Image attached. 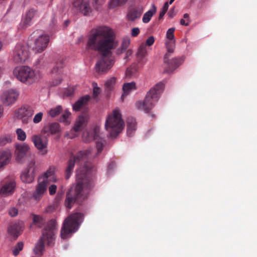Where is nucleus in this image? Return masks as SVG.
Listing matches in <instances>:
<instances>
[{
  "label": "nucleus",
  "mask_w": 257,
  "mask_h": 257,
  "mask_svg": "<svg viewBox=\"0 0 257 257\" xmlns=\"http://www.w3.org/2000/svg\"><path fill=\"white\" fill-rule=\"evenodd\" d=\"M175 41H166L165 43L168 53H172L174 52L175 47Z\"/></svg>",
  "instance_id": "obj_39"
},
{
  "label": "nucleus",
  "mask_w": 257,
  "mask_h": 257,
  "mask_svg": "<svg viewBox=\"0 0 257 257\" xmlns=\"http://www.w3.org/2000/svg\"><path fill=\"white\" fill-rule=\"evenodd\" d=\"M136 130V120L133 118H128L127 121V135L132 136Z\"/></svg>",
  "instance_id": "obj_29"
},
{
  "label": "nucleus",
  "mask_w": 257,
  "mask_h": 257,
  "mask_svg": "<svg viewBox=\"0 0 257 257\" xmlns=\"http://www.w3.org/2000/svg\"><path fill=\"white\" fill-rule=\"evenodd\" d=\"M19 95V92L15 89H11L4 91L1 95V99L4 105L12 106L17 101Z\"/></svg>",
  "instance_id": "obj_11"
},
{
  "label": "nucleus",
  "mask_w": 257,
  "mask_h": 257,
  "mask_svg": "<svg viewBox=\"0 0 257 257\" xmlns=\"http://www.w3.org/2000/svg\"><path fill=\"white\" fill-rule=\"evenodd\" d=\"M62 111V107L60 105H57L55 107L52 108L48 111V114L52 117H54L58 115Z\"/></svg>",
  "instance_id": "obj_34"
},
{
  "label": "nucleus",
  "mask_w": 257,
  "mask_h": 257,
  "mask_svg": "<svg viewBox=\"0 0 257 257\" xmlns=\"http://www.w3.org/2000/svg\"><path fill=\"white\" fill-rule=\"evenodd\" d=\"M89 119L87 114L80 115L76 119L72 131L78 132L81 131L87 124Z\"/></svg>",
  "instance_id": "obj_18"
},
{
  "label": "nucleus",
  "mask_w": 257,
  "mask_h": 257,
  "mask_svg": "<svg viewBox=\"0 0 257 257\" xmlns=\"http://www.w3.org/2000/svg\"><path fill=\"white\" fill-rule=\"evenodd\" d=\"M183 18H184V19H186V20H187V22H189V23H190V20L189 18V14H184Z\"/></svg>",
  "instance_id": "obj_57"
},
{
  "label": "nucleus",
  "mask_w": 257,
  "mask_h": 257,
  "mask_svg": "<svg viewBox=\"0 0 257 257\" xmlns=\"http://www.w3.org/2000/svg\"><path fill=\"white\" fill-rule=\"evenodd\" d=\"M100 128L96 126L89 130L83 132L82 135L83 141L85 143H90L93 140L96 141V147L97 153L94 154L92 153V149L79 151L75 156L71 158L68 162V166L65 171L66 179H68L71 176L72 171L75 163H81L85 161L86 158L90 156L94 158L98 156L103 149L104 141L99 136Z\"/></svg>",
  "instance_id": "obj_2"
},
{
  "label": "nucleus",
  "mask_w": 257,
  "mask_h": 257,
  "mask_svg": "<svg viewBox=\"0 0 257 257\" xmlns=\"http://www.w3.org/2000/svg\"><path fill=\"white\" fill-rule=\"evenodd\" d=\"M174 1L175 0H170L169 3V4H170V5L172 4Z\"/></svg>",
  "instance_id": "obj_64"
},
{
  "label": "nucleus",
  "mask_w": 257,
  "mask_h": 257,
  "mask_svg": "<svg viewBox=\"0 0 257 257\" xmlns=\"http://www.w3.org/2000/svg\"><path fill=\"white\" fill-rule=\"evenodd\" d=\"M21 230V226L20 224L14 223L9 227L8 231L10 236L16 238L18 236Z\"/></svg>",
  "instance_id": "obj_27"
},
{
  "label": "nucleus",
  "mask_w": 257,
  "mask_h": 257,
  "mask_svg": "<svg viewBox=\"0 0 257 257\" xmlns=\"http://www.w3.org/2000/svg\"><path fill=\"white\" fill-rule=\"evenodd\" d=\"M133 53V50L131 49H128L126 50V53L125 54V59H127L129 56H131Z\"/></svg>",
  "instance_id": "obj_55"
},
{
  "label": "nucleus",
  "mask_w": 257,
  "mask_h": 257,
  "mask_svg": "<svg viewBox=\"0 0 257 257\" xmlns=\"http://www.w3.org/2000/svg\"><path fill=\"white\" fill-rule=\"evenodd\" d=\"M13 73L19 80L27 84L35 83L42 77L39 70H33L26 66L16 67Z\"/></svg>",
  "instance_id": "obj_6"
},
{
  "label": "nucleus",
  "mask_w": 257,
  "mask_h": 257,
  "mask_svg": "<svg viewBox=\"0 0 257 257\" xmlns=\"http://www.w3.org/2000/svg\"><path fill=\"white\" fill-rule=\"evenodd\" d=\"M83 216L80 213H75L69 216L64 220L61 229V236L63 239L70 237L79 228Z\"/></svg>",
  "instance_id": "obj_7"
},
{
  "label": "nucleus",
  "mask_w": 257,
  "mask_h": 257,
  "mask_svg": "<svg viewBox=\"0 0 257 257\" xmlns=\"http://www.w3.org/2000/svg\"><path fill=\"white\" fill-rule=\"evenodd\" d=\"M124 122L122 119L120 110L115 108L106 119L105 127L112 138L115 137L123 129Z\"/></svg>",
  "instance_id": "obj_5"
},
{
  "label": "nucleus",
  "mask_w": 257,
  "mask_h": 257,
  "mask_svg": "<svg viewBox=\"0 0 257 257\" xmlns=\"http://www.w3.org/2000/svg\"><path fill=\"white\" fill-rule=\"evenodd\" d=\"M143 12L142 7L131 8L127 12L126 19L130 22H135L140 18Z\"/></svg>",
  "instance_id": "obj_21"
},
{
  "label": "nucleus",
  "mask_w": 257,
  "mask_h": 257,
  "mask_svg": "<svg viewBox=\"0 0 257 257\" xmlns=\"http://www.w3.org/2000/svg\"><path fill=\"white\" fill-rule=\"evenodd\" d=\"M34 222L37 223L38 225L40 227V225L43 223V218L39 215H34L33 217Z\"/></svg>",
  "instance_id": "obj_47"
},
{
  "label": "nucleus",
  "mask_w": 257,
  "mask_h": 257,
  "mask_svg": "<svg viewBox=\"0 0 257 257\" xmlns=\"http://www.w3.org/2000/svg\"><path fill=\"white\" fill-rule=\"evenodd\" d=\"M155 13V11L154 10H149L143 16L142 20L143 23H148L151 20L152 17L153 16L154 14Z\"/></svg>",
  "instance_id": "obj_36"
},
{
  "label": "nucleus",
  "mask_w": 257,
  "mask_h": 257,
  "mask_svg": "<svg viewBox=\"0 0 257 257\" xmlns=\"http://www.w3.org/2000/svg\"><path fill=\"white\" fill-rule=\"evenodd\" d=\"M169 5V2H166L164 4L163 7L161 9L160 13V18H162L165 15V14H166L168 9Z\"/></svg>",
  "instance_id": "obj_45"
},
{
  "label": "nucleus",
  "mask_w": 257,
  "mask_h": 257,
  "mask_svg": "<svg viewBox=\"0 0 257 257\" xmlns=\"http://www.w3.org/2000/svg\"><path fill=\"white\" fill-rule=\"evenodd\" d=\"M61 81H62V78L60 76H59L58 77V78L56 79L55 80H54L52 82V84L51 85L52 86L57 85H58L59 84H60L61 82Z\"/></svg>",
  "instance_id": "obj_52"
},
{
  "label": "nucleus",
  "mask_w": 257,
  "mask_h": 257,
  "mask_svg": "<svg viewBox=\"0 0 257 257\" xmlns=\"http://www.w3.org/2000/svg\"><path fill=\"white\" fill-rule=\"evenodd\" d=\"M9 213L11 216L15 217L18 214V210L15 207H12L9 210Z\"/></svg>",
  "instance_id": "obj_48"
},
{
  "label": "nucleus",
  "mask_w": 257,
  "mask_h": 257,
  "mask_svg": "<svg viewBox=\"0 0 257 257\" xmlns=\"http://www.w3.org/2000/svg\"><path fill=\"white\" fill-rule=\"evenodd\" d=\"M31 160L28 162L27 168L22 172L21 179L26 183H31L33 182L35 177L36 162L35 155L30 154Z\"/></svg>",
  "instance_id": "obj_10"
},
{
  "label": "nucleus",
  "mask_w": 257,
  "mask_h": 257,
  "mask_svg": "<svg viewBox=\"0 0 257 257\" xmlns=\"http://www.w3.org/2000/svg\"><path fill=\"white\" fill-rule=\"evenodd\" d=\"M16 133L18 140L24 141L26 139V134L22 128H17Z\"/></svg>",
  "instance_id": "obj_38"
},
{
  "label": "nucleus",
  "mask_w": 257,
  "mask_h": 257,
  "mask_svg": "<svg viewBox=\"0 0 257 257\" xmlns=\"http://www.w3.org/2000/svg\"><path fill=\"white\" fill-rule=\"evenodd\" d=\"M30 55L29 47L25 42L18 43L14 50L13 58L14 62L17 63L25 62Z\"/></svg>",
  "instance_id": "obj_9"
},
{
  "label": "nucleus",
  "mask_w": 257,
  "mask_h": 257,
  "mask_svg": "<svg viewBox=\"0 0 257 257\" xmlns=\"http://www.w3.org/2000/svg\"><path fill=\"white\" fill-rule=\"evenodd\" d=\"M155 42V38L153 36H150L149 37L146 41V46H152Z\"/></svg>",
  "instance_id": "obj_50"
},
{
  "label": "nucleus",
  "mask_w": 257,
  "mask_h": 257,
  "mask_svg": "<svg viewBox=\"0 0 257 257\" xmlns=\"http://www.w3.org/2000/svg\"><path fill=\"white\" fill-rule=\"evenodd\" d=\"M73 6L77 13L81 14L83 16H89L93 11L89 0L79 3H73Z\"/></svg>",
  "instance_id": "obj_13"
},
{
  "label": "nucleus",
  "mask_w": 257,
  "mask_h": 257,
  "mask_svg": "<svg viewBox=\"0 0 257 257\" xmlns=\"http://www.w3.org/2000/svg\"><path fill=\"white\" fill-rule=\"evenodd\" d=\"M114 167V164L113 163H111V164H110L108 166V170H110V169H112V168L113 167Z\"/></svg>",
  "instance_id": "obj_59"
},
{
  "label": "nucleus",
  "mask_w": 257,
  "mask_h": 257,
  "mask_svg": "<svg viewBox=\"0 0 257 257\" xmlns=\"http://www.w3.org/2000/svg\"><path fill=\"white\" fill-rule=\"evenodd\" d=\"M16 182L12 180L3 181L0 184V195L8 197L15 191Z\"/></svg>",
  "instance_id": "obj_14"
},
{
  "label": "nucleus",
  "mask_w": 257,
  "mask_h": 257,
  "mask_svg": "<svg viewBox=\"0 0 257 257\" xmlns=\"http://www.w3.org/2000/svg\"><path fill=\"white\" fill-rule=\"evenodd\" d=\"M122 88L123 93L122 95V97H124V96H126L127 94H128L132 91L135 90L137 89L136 83L134 82H131L124 83L123 85Z\"/></svg>",
  "instance_id": "obj_31"
},
{
  "label": "nucleus",
  "mask_w": 257,
  "mask_h": 257,
  "mask_svg": "<svg viewBox=\"0 0 257 257\" xmlns=\"http://www.w3.org/2000/svg\"><path fill=\"white\" fill-rule=\"evenodd\" d=\"M34 114V110L30 107H22L15 112L16 117L21 119L23 123H27L29 118Z\"/></svg>",
  "instance_id": "obj_16"
},
{
  "label": "nucleus",
  "mask_w": 257,
  "mask_h": 257,
  "mask_svg": "<svg viewBox=\"0 0 257 257\" xmlns=\"http://www.w3.org/2000/svg\"><path fill=\"white\" fill-rule=\"evenodd\" d=\"M128 0H109L108 2V8L110 10L124 6Z\"/></svg>",
  "instance_id": "obj_30"
},
{
  "label": "nucleus",
  "mask_w": 257,
  "mask_h": 257,
  "mask_svg": "<svg viewBox=\"0 0 257 257\" xmlns=\"http://www.w3.org/2000/svg\"><path fill=\"white\" fill-rule=\"evenodd\" d=\"M115 45V34L109 27L100 26L91 32L88 36L87 47L102 53L101 58L95 64L96 72L105 74L112 67L114 58L110 50Z\"/></svg>",
  "instance_id": "obj_1"
},
{
  "label": "nucleus",
  "mask_w": 257,
  "mask_h": 257,
  "mask_svg": "<svg viewBox=\"0 0 257 257\" xmlns=\"http://www.w3.org/2000/svg\"><path fill=\"white\" fill-rule=\"evenodd\" d=\"M24 247V244L22 242H19L13 248V253L14 255L17 256L18 255L20 252L23 249Z\"/></svg>",
  "instance_id": "obj_40"
},
{
  "label": "nucleus",
  "mask_w": 257,
  "mask_h": 257,
  "mask_svg": "<svg viewBox=\"0 0 257 257\" xmlns=\"http://www.w3.org/2000/svg\"><path fill=\"white\" fill-rule=\"evenodd\" d=\"M3 113V109L1 106H0V118L2 117Z\"/></svg>",
  "instance_id": "obj_60"
},
{
  "label": "nucleus",
  "mask_w": 257,
  "mask_h": 257,
  "mask_svg": "<svg viewBox=\"0 0 257 257\" xmlns=\"http://www.w3.org/2000/svg\"><path fill=\"white\" fill-rule=\"evenodd\" d=\"M30 151V146L26 143L18 144L16 146V155L17 160H22Z\"/></svg>",
  "instance_id": "obj_19"
},
{
  "label": "nucleus",
  "mask_w": 257,
  "mask_h": 257,
  "mask_svg": "<svg viewBox=\"0 0 257 257\" xmlns=\"http://www.w3.org/2000/svg\"><path fill=\"white\" fill-rule=\"evenodd\" d=\"M42 179H38V183L35 191L33 192L32 198L37 201H40L44 196L46 192L47 186L46 185L45 183L41 182Z\"/></svg>",
  "instance_id": "obj_17"
},
{
  "label": "nucleus",
  "mask_w": 257,
  "mask_h": 257,
  "mask_svg": "<svg viewBox=\"0 0 257 257\" xmlns=\"http://www.w3.org/2000/svg\"><path fill=\"white\" fill-rule=\"evenodd\" d=\"M35 11L34 10L29 11L20 23V28L21 29H25L30 26L32 23V19L35 15Z\"/></svg>",
  "instance_id": "obj_22"
},
{
  "label": "nucleus",
  "mask_w": 257,
  "mask_h": 257,
  "mask_svg": "<svg viewBox=\"0 0 257 257\" xmlns=\"http://www.w3.org/2000/svg\"><path fill=\"white\" fill-rule=\"evenodd\" d=\"M43 116V113L41 112H40L37 113L33 118V122L34 123H39L42 119Z\"/></svg>",
  "instance_id": "obj_46"
},
{
  "label": "nucleus",
  "mask_w": 257,
  "mask_h": 257,
  "mask_svg": "<svg viewBox=\"0 0 257 257\" xmlns=\"http://www.w3.org/2000/svg\"><path fill=\"white\" fill-rule=\"evenodd\" d=\"M184 59L183 57H181L171 60L170 63L169 64L170 69L166 70V71L170 72L175 70L183 62Z\"/></svg>",
  "instance_id": "obj_32"
},
{
  "label": "nucleus",
  "mask_w": 257,
  "mask_h": 257,
  "mask_svg": "<svg viewBox=\"0 0 257 257\" xmlns=\"http://www.w3.org/2000/svg\"><path fill=\"white\" fill-rule=\"evenodd\" d=\"M54 206H48L47 209H46V211L47 212H52L53 210H54Z\"/></svg>",
  "instance_id": "obj_58"
},
{
  "label": "nucleus",
  "mask_w": 257,
  "mask_h": 257,
  "mask_svg": "<svg viewBox=\"0 0 257 257\" xmlns=\"http://www.w3.org/2000/svg\"><path fill=\"white\" fill-rule=\"evenodd\" d=\"M175 15L176 13L175 12V9L173 8L169 11L168 16L170 18H172L175 16Z\"/></svg>",
  "instance_id": "obj_53"
},
{
  "label": "nucleus",
  "mask_w": 257,
  "mask_h": 257,
  "mask_svg": "<svg viewBox=\"0 0 257 257\" xmlns=\"http://www.w3.org/2000/svg\"><path fill=\"white\" fill-rule=\"evenodd\" d=\"M61 132V126L57 122H53L45 125L42 131L43 134L48 136L56 134Z\"/></svg>",
  "instance_id": "obj_20"
},
{
  "label": "nucleus",
  "mask_w": 257,
  "mask_h": 257,
  "mask_svg": "<svg viewBox=\"0 0 257 257\" xmlns=\"http://www.w3.org/2000/svg\"><path fill=\"white\" fill-rule=\"evenodd\" d=\"M90 99V96L88 95H84L80 97L73 105V109L75 111H80L81 109L86 105Z\"/></svg>",
  "instance_id": "obj_24"
},
{
  "label": "nucleus",
  "mask_w": 257,
  "mask_h": 257,
  "mask_svg": "<svg viewBox=\"0 0 257 257\" xmlns=\"http://www.w3.org/2000/svg\"><path fill=\"white\" fill-rule=\"evenodd\" d=\"M168 57V53H166L165 55V59H167V58Z\"/></svg>",
  "instance_id": "obj_62"
},
{
  "label": "nucleus",
  "mask_w": 257,
  "mask_h": 257,
  "mask_svg": "<svg viewBox=\"0 0 257 257\" xmlns=\"http://www.w3.org/2000/svg\"><path fill=\"white\" fill-rule=\"evenodd\" d=\"M89 174V170L86 167L76 171L77 184L72 187L67 194L65 200L67 208L70 209L75 200L81 201L86 198L92 186Z\"/></svg>",
  "instance_id": "obj_3"
},
{
  "label": "nucleus",
  "mask_w": 257,
  "mask_h": 257,
  "mask_svg": "<svg viewBox=\"0 0 257 257\" xmlns=\"http://www.w3.org/2000/svg\"><path fill=\"white\" fill-rule=\"evenodd\" d=\"M175 29L174 28H171L169 29L166 33V41H175L174 32Z\"/></svg>",
  "instance_id": "obj_37"
},
{
  "label": "nucleus",
  "mask_w": 257,
  "mask_h": 257,
  "mask_svg": "<svg viewBox=\"0 0 257 257\" xmlns=\"http://www.w3.org/2000/svg\"><path fill=\"white\" fill-rule=\"evenodd\" d=\"M138 71L137 66L134 65L128 67L125 72V76L126 77L131 78L134 76Z\"/></svg>",
  "instance_id": "obj_35"
},
{
  "label": "nucleus",
  "mask_w": 257,
  "mask_h": 257,
  "mask_svg": "<svg viewBox=\"0 0 257 257\" xmlns=\"http://www.w3.org/2000/svg\"><path fill=\"white\" fill-rule=\"evenodd\" d=\"M12 154L9 150H0V169L10 162Z\"/></svg>",
  "instance_id": "obj_23"
},
{
  "label": "nucleus",
  "mask_w": 257,
  "mask_h": 257,
  "mask_svg": "<svg viewBox=\"0 0 257 257\" xmlns=\"http://www.w3.org/2000/svg\"><path fill=\"white\" fill-rule=\"evenodd\" d=\"M164 89V84L160 82L152 87L147 93L143 101L136 103V107L140 110L148 112L152 109L159 100L161 94Z\"/></svg>",
  "instance_id": "obj_4"
},
{
  "label": "nucleus",
  "mask_w": 257,
  "mask_h": 257,
  "mask_svg": "<svg viewBox=\"0 0 257 257\" xmlns=\"http://www.w3.org/2000/svg\"><path fill=\"white\" fill-rule=\"evenodd\" d=\"M70 115L71 113L68 109H65L59 118V121L65 125H69L71 123V120L69 119Z\"/></svg>",
  "instance_id": "obj_33"
},
{
  "label": "nucleus",
  "mask_w": 257,
  "mask_h": 257,
  "mask_svg": "<svg viewBox=\"0 0 257 257\" xmlns=\"http://www.w3.org/2000/svg\"><path fill=\"white\" fill-rule=\"evenodd\" d=\"M180 24L183 26H187L190 24V23L189 22H187V20L182 19L180 20Z\"/></svg>",
  "instance_id": "obj_56"
},
{
  "label": "nucleus",
  "mask_w": 257,
  "mask_h": 257,
  "mask_svg": "<svg viewBox=\"0 0 257 257\" xmlns=\"http://www.w3.org/2000/svg\"><path fill=\"white\" fill-rule=\"evenodd\" d=\"M31 140L35 147L39 151H43V154H46L47 151L45 150L47 147L48 141L46 137L41 135H35L32 137Z\"/></svg>",
  "instance_id": "obj_15"
},
{
  "label": "nucleus",
  "mask_w": 257,
  "mask_h": 257,
  "mask_svg": "<svg viewBox=\"0 0 257 257\" xmlns=\"http://www.w3.org/2000/svg\"><path fill=\"white\" fill-rule=\"evenodd\" d=\"M66 136H67V137H69L70 138H73L75 136V135H74L73 136H69L68 134H66Z\"/></svg>",
  "instance_id": "obj_63"
},
{
  "label": "nucleus",
  "mask_w": 257,
  "mask_h": 257,
  "mask_svg": "<svg viewBox=\"0 0 257 257\" xmlns=\"http://www.w3.org/2000/svg\"><path fill=\"white\" fill-rule=\"evenodd\" d=\"M131 43V39L128 37H124L122 40V42L120 47L116 50V53L118 55L121 54L124 52L128 47Z\"/></svg>",
  "instance_id": "obj_28"
},
{
  "label": "nucleus",
  "mask_w": 257,
  "mask_h": 257,
  "mask_svg": "<svg viewBox=\"0 0 257 257\" xmlns=\"http://www.w3.org/2000/svg\"><path fill=\"white\" fill-rule=\"evenodd\" d=\"M116 79L115 77H112L110 78L109 79H107L105 83V87L107 89H110L115 85V82H116Z\"/></svg>",
  "instance_id": "obj_41"
},
{
  "label": "nucleus",
  "mask_w": 257,
  "mask_h": 257,
  "mask_svg": "<svg viewBox=\"0 0 257 257\" xmlns=\"http://www.w3.org/2000/svg\"><path fill=\"white\" fill-rule=\"evenodd\" d=\"M3 46L2 42L0 41V51L2 50Z\"/></svg>",
  "instance_id": "obj_61"
},
{
  "label": "nucleus",
  "mask_w": 257,
  "mask_h": 257,
  "mask_svg": "<svg viewBox=\"0 0 257 257\" xmlns=\"http://www.w3.org/2000/svg\"><path fill=\"white\" fill-rule=\"evenodd\" d=\"M49 36L43 34L39 36L34 41L32 49L37 53H42L47 47L49 43Z\"/></svg>",
  "instance_id": "obj_12"
},
{
  "label": "nucleus",
  "mask_w": 257,
  "mask_h": 257,
  "mask_svg": "<svg viewBox=\"0 0 257 257\" xmlns=\"http://www.w3.org/2000/svg\"><path fill=\"white\" fill-rule=\"evenodd\" d=\"M105 1L106 0H92L94 9L96 10L98 9L105 3Z\"/></svg>",
  "instance_id": "obj_43"
},
{
  "label": "nucleus",
  "mask_w": 257,
  "mask_h": 257,
  "mask_svg": "<svg viewBox=\"0 0 257 257\" xmlns=\"http://www.w3.org/2000/svg\"><path fill=\"white\" fill-rule=\"evenodd\" d=\"M11 142L12 139L9 137L4 136L0 137V146H4Z\"/></svg>",
  "instance_id": "obj_44"
},
{
  "label": "nucleus",
  "mask_w": 257,
  "mask_h": 257,
  "mask_svg": "<svg viewBox=\"0 0 257 257\" xmlns=\"http://www.w3.org/2000/svg\"><path fill=\"white\" fill-rule=\"evenodd\" d=\"M148 52L146 46L145 44L142 43L138 48L136 56L140 62H144V59L147 56Z\"/></svg>",
  "instance_id": "obj_26"
},
{
  "label": "nucleus",
  "mask_w": 257,
  "mask_h": 257,
  "mask_svg": "<svg viewBox=\"0 0 257 257\" xmlns=\"http://www.w3.org/2000/svg\"><path fill=\"white\" fill-rule=\"evenodd\" d=\"M73 91H74V90L72 88H70L68 89H67L65 91V94L67 95V96H70L71 95L73 94Z\"/></svg>",
  "instance_id": "obj_54"
},
{
  "label": "nucleus",
  "mask_w": 257,
  "mask_h": 257,
  "mask_svg": "<svg viewBox=\"0 0 257 257\" xmlns=\"http://www.w3.org/2000/svg\"><path fill=\"white\" fill-rule=\"evenodd\" d=\"M140 33V30L138 27L133 28L131 30V34L132 37H136L139 35V34Z\"/></svg>",
  "instance_id": "obj_49"
},
{
  "label": "nucleus",
  "mask_w": 257,
  "mask_h": 257,
  "mask_svg": "<svg viewBox=\"0 0 257 257\" xmlns=\"http://www.w3.org/2000/svg\"><path fill=\"white\" fill-rule=\"evenodd\" d=\"M57 190V186L55 185H51L49 187V194L51 195H53L55 194Z\"/></svg>",
  "instance_id": "obj_51"
},
{
  "label": "nucleus",
  "mask_w": 257,
  "mask_h": 257,
  "mask_svg": "<svg viewBox=\"0 0 257 257\" xmlns=\"http://www.w3.org/2000/svg\"><path fill=\"white\" fill-rule=\"evenodd\" d=\"M39 179H42L41 182L45 183L47 186H48L50 182H56L57 180L54 169H49L45 173L42 177Z\"/></svg>",
  "instance_id": "obj_25"
},
{
  "label": "nucleus",
  "mask_w": 257,
  "mask_h": 257,
  "mask_svg": "<svg viewBox=\"0 0 257 257\" xmlns=\"http://www.w3.org/2000/svg\"><path fill=\"white\" fill-rule=\"evenodd\" d=\"M56 225V221L52 220L48 222L47 226L43 230L42 236L34 248V252L36 254H41L44 249L45 243H47L48 245L53 244L55 240Z\"/></svg>",
  "instance_id": "obj_8"
},
{
  "label": "nucleus",
  "mask_w": 257,
  "mask_h": 257,
  "mask_svg": "<svg viewBox=\"0 0 257 257\" xmlns=\"http://www.w3.org/2000/svg\"><path fill=\"white\" fill-rule=\"evenodd\" d=\"M93 86V93L92 96L94 98H95L98 96L100 92V88L98 87L97 84L95 82L92 83Z\"/></svg>",
  "instance_id": "obj_42"
}]
</instances>
